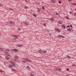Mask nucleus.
<instances>
[{"label":"nucleus","mask_w":76,"mask_h":76,"mask_svg":"<svg viewBox=\"0 0 76 76\" xmlns=\"http://www.w3.org/2000/svg\"><path fill=\"white\" fill-rule=\"evenodd\" d=\"M47 21L48 22H49V21H48V20H47Z\"/></svg>","instance_id":"obj_50"},{"label":"nucleus","mask_w":76,"mask_h":76,"mask_svg":"<svg viewBox=\"0 0 76 76\" xmlns=\"http://www.w3.org/2000/svg\"><path fill=\"white\" fill-rule=\"evenodd\" d=\"M67 31H68V32H70L72 31V28H69L67 29Z\"/></svg>","instance_id":"obj_10"},{"label":"nucleus","mask_w":76,"mask_h":76,"mask_svg":"<svg viewBox=\"0 0 76 76\" xmlns=\"http://www.w3.org/2000/svg\"><path fill=\"white\" fill-rule=\"evenodd\" d=\"M13 67V66L12 65L10 64L8 66V67H9V68H12Z\"/></svg>","instance_id":"obj_15"},{"label":"nucleus","mask_w":76,"mask_h":76,"mask_svg":"<svg viewBox=\"0 0 76 76\" xmlns=\"http://www.w3.org/2000/svg\"><path fill=\"white\" fill-rule=\"evenodd\" d=\"M1 33H0V36H1Z\"/></svg>","instance_id":"obj_49"},{"label":"nucleus","mask_w":76,"mask_h":76,"mask_svg":"<svg viewBox=\"0 0 76 76\" xmlns=\"http://www.w3.org/2000/svg\"><path fill=\"white\" fill-rule=\"evenodd\" d=\"M23 59L24 60H23L22 61H23V63H26V62H25V61L24 60H25V61H26L27 62H30V63L31 62V61L29 59H28L26 58H23Z\"/></svg>","instance_id":"obj_1"},{"label":"nucleus","mask_w":76,"mask_h":76,"mask_svg":"<svg viewBox=\"0 0 76 76\" xmlns=\"http://www.w3.org/2000/svg\"><path fill=\"white\" fill-rule=\"evenodd\" d=\"M0 72H3V71L0 70Z\"/></svg>","instance_id":"obj_38"},{"label":"nucleus","mask_w":76,"mask_h":76,"mask_svg":"<svg viewBox=\"0 0 76 76\" xmlns=\"http://www.w3.org/2000/svg\"><path fill=\"white\" fill-rule=\"evenodd\" d=\"M58 70V68H56L54 69V70H55V71H57V70Z\"/></svg>","instance_id":"obj_25"},{"label":"nucleus","mask_w":76,"mask_h":76,"mask_svg":"<svg viewBox=\"0 0 76 76\" xmlns=\"http://www.w3.org/2000/svg\"><path fill=\"white\" fill-rule=\"evenodd\" d=\"M39 3L38 4H39Z\"/></svg>","instance_id":"obj_54"},{"label":"nucleus","mask_w":76,"mask_h":76,"mask_svg":"<svg viewBox=\"0 0 76 76\" xmlns=\"http://www.w3.org/2000/svg\"><path fill=\"white\" fill-rule=\"evenodd\" d=\"M67 57H68V58H70V56H69L68 55H67Z\"/></svg>","instance_id":"obj_27"},{"label":"nucleus","mask_w":76,"mask_h":76,"mask_svg":"<svg viewBox=\"0 0 76 76\" xmlns=\"http://www.w3.org/2000/svg\"><path fill=\"white\" fill-rule=\"evenodd\" d=\"M54 20L53 18H50V20L51 21H54Z\"/></svg>","instance_id":"obj_17"},{"label":"nucleus","mask_w":76,"mask_h":76,"mask_svg":"<svg viewBox=\"0 0 76 76\" xmlns=\"http://www.w3.org/2000/svg\"><path fill=\"white\" fill-rule=\"evenodd\" d=\"M24 24L25 25H26V26H28V25H29V24H28V23H24Z\"/></svg>","instance_id":"obj_11"},{"label":"nucleus","mask_w":76,"mask_h":76,"mask_svg":"<svg viewBox=\"0 0 76 76\" xmlns=\"http://www.w3.org/2000/svg\"><path fill=\"white\" fill-rule=\"evenodd\" d=\"M7 51H10V50L9 49H8L7 50H5L4 51V53L6 54H7Z\"/></svg>","instance_id":"obj_4"},{"label":"nucleus","mask_w":76,"mask_h":76,"mask_svg":"<svg viewBox=\"0 0 76 76\" xmlns=\"http://www.w3.org/2000/svg\"><path fill=\"white\" fill-rule=\"evenodd\" d=\"M58 3H59V4H61V3H62V2L61 1H58Z\"/></svg>","instance_id":"obj_22"},{"label":"nucleus","mask_w":76,"mask_h":76,"mask_svg":"<svg viewBox=\"0 0 76 76\" xmlns=\"http://www.w3.org/2000/svg\"><path fill=\"white\" fill-rule=\"evenodd\" d=\"M58 70L61 71V68H58Z\"/></svg>","instance_id":"obj_23"},{"label":"nucleus","mask_w":76,"mask_h":76,"mask_svg":"<svg viewBox=\"0 0 76 76\" xmlns=\"http://www.w3.org/2000/svg\"><path fill=\"white\" fill-rule=\"evenodd\" d=\"M75 5H76V4H75Z\"/></svg>","instance_id":"obj_55"},{"label":"nucleus","mask_w":76,"mask_h":76,"mask_svg":"<svg viewBox=\"0 0 76 76\" xmlns=\"http://www.w3.org/2000/svg\"><path fill=\"white\" fill-rule=\"evenodd\" d=\"M56 31H58L59 33H60V29L57 28L56 29Z\"/></svg>","instance_id":"obj_16"},{"label":"nucleus","mask_w":76,"mask_h":76,"mask_svg":"<svg viewBox=\"0 0 76 76\" xmlns=\"http://www.w3.org/2000/svg\"><path fill=\"white\" fill-rule=\"evenodd\" d=\"M25 1L26 2V3H27V1H26V0H25Z\"/></svg>","instance_id":"obj_47"},{"label":"nucleus","mask_w":76,"mask_h":76,"mask_svg":"<svg viewBox=\"0 0 76 76\" xmlns=\"http://www.w3.org/2000/svg\"><path fill=\"white\" fill-rule=\"evenodd\" d=\"M62 28L64 29H65V28H66V26L64 25V24H63L62 25Z\"/></svg>","instance_id":"obj_8"},{"label":"nucleus","mask_w":76,"mask_h":76,"mask_svg":"<svg viewBox=\"0 0 76 76\" xmlns=\"http://www.w3.org/2000/svg\"><path fill=\"white\" fill-rule=\"evenodd\" d=\"M12 41H14V42H15L16 41V39H12Z\"/></svg>","instance_id":"obj_20"},{"label":"nucleus","mask_w":76,"mask_h":76,"mask_svg":"<svg viewBox=\"0 0 76 76\" xmlns=\"http://www.w3.org/2000/svg\"><path fill=\"white\" fill-rule=\"evenodd\" d=\"M17 46H18V47H19V45H18Z\"/></svg>","instance_id":"obj_46"},{"label":"nucleus","mask_w":76,"mask_h":76,"mask_svg":"<svg viewBox=\"0 0 76 76\" xmlns=\"http://www.w3.org/2000/svg\"><path fill=\"white\" fill-rule=\"evenodd\" d=\"M34 72H32L30 74V76H34Z\"/></svg>","instance_id":"obj_9"},{"label":"nucleus","mask_w":76,"mask_h":76,"mask_svg":"<svg viewBox=\"0 0 76 76\" xmlns=\"http://www.w3.org/2000/svg\"><path fill=\"white\" fill-rule=\"evenodd\" d=\"M51 1L52 3H54V4L56 3V2H55V1L51 0Z\"/></svg>","instance_id":"obj_18"},{"label":"nucleus","mask_w":76,"mask_h":76,"mask_svg":"<svg viewBox=\"0 0 76 76\" xmlns=\"http://www.w3.org/2000/svg\"><path fill=\"white\" fill-rule=\"evenodd\" d=\"M56 15H59V14H57V13H56Z\"/></svg>","instance_id":"obj_45"},{"label":"nucleus","mask_w":76,"mask_h":76,"mask_svg":"<svg viewBox=\"0 0 76 76\" xmlns=\"http://www.w3.org/2000/svg\"><path fill=\"white\" fill-rule=\"evenodd\" d=\"M44 53H47V51H44L43 52Z\"/></svg>","instance_id":"obj_26"},{"label":"nucleus","mask_w":76,"mask_h":76,"mask_svg":"<svg viewBox=\"0 0 76 76\" xmlns=\"http://www.w3.org/2000/svg\"><path fill=\"white\" fill-rule=\"evenodd\" d=\"M33 16H35V17H37V15H36L33 14Z\"/></svg>","instance_id":"obj_28"},{"label":"nucleus","mask_w":76,"mask_h":76,"mask_svg":"<svg viewBox=\"0 0 76 76\" xmlns=\"http://www.w3.org/2000/svg\"><path fill=\"white\" fill-rule=\"evenodd\" d=\"M23 46V45H19V47H22Z\"/></svg>","instance_id":"obj_24"},{"label":"nucleus","mask_w":76,"mask_h":76,"mask_svg":"<svg viewBox=\"0 0 76 76\" xmlns=\"http://www.w3.org/2000/svg\"><path fill=\"white\" fill-rule=\"evenodd\" d=\"M71 4H72V5H74L75 4L73 3H71Z\"/></svg>","instance_id":"obj_41"},{"label":"nucleus","mask_w":76,"mask_h":76,"mask_svg":"<svg viewBox=\"0 0 76 76\" xmlns=\"http://www.w3.org/2000/svg\"><path fill=\"white\" fill-rule=\"evenodd\" d=\"M66 70H67V71H69V69H66Z\"/></svg>","instance_id":"obj_39"},{"label":"nucleus","mask_w":76,"mask_h":76,"mask_svg":"<svg viewBox=\"0 0 76 76\" xmlns=\"http://www.w3.org/2000/svg\"><path fill=\"white\" fill-rule=\"evenodd\" d=\"M70 26H71V28H73V26L72 25H70Z\"/></svg>","instance_id":"obj_40"},{"label":"nucleus","mask_w":76,"mask_h":76,"mask_svg":"<svg viewBox=\"0 0 76 76\" xmlns=\"http://www.w3.org/2000/svg\"><path fill=\"white\" fill-rule=\"evenodd\" d=\"M61 35H59L58 36V37H60V38H61Z\"/></svg>","instance_id":"obj_37"},{"label":"nucleus","mask_w":76,"mask_h":76,"mask_svg":"<svg viewBox=\"0 0 76 76\" xmlns=\"http://www.w3.org/2000/svg\"><path fill=\"white\" fill-rule=\"evenodd\" d=\"M38 52L39 53L42 54V50H40L38 51Z\"/></svg>","instance_id":"obj_19"},{"label":"nucleus","mask_w":76,"mask_h":76,"mask_svg":"<svg viewBox=\"0 0 76 76\" xmlns=\"http://www.w3.org/2000/svg\"><path fill=\"white\" fill-rule=\"evenodd\" d=\"M76 4H74V5H76Z\"/></svg>","instance_id":"obj_51"},{"label":"nucleus","mask_w":76,"mask_h":76,"mask_svg":"<svg viewBox=\"0 0 76 76\" xmlns=\"http://www.w3.org/2000/svg\"><path fill=\"white\" fill-rule=\"evenodd\" d=\"M76 15V13H74V16H76V15Z\"/></svg>","instance_id":"obj_43"},{"label":"nucleus","mask_w":76,"mask_h":76,"mask_svg":"<svg viewBox=\"0 0 76 76\" xmlns=\"http://www.w3.org/2000/svg\"><path fill=\"white\" fill-rule=\"evenodd\" d=\"M42 7V9H43L44 10L45 9V8H44V7Z\"/></svg>","instance_id":"obj_31"},{"label":"nucleus","mask_w":76,"mask_h":76,"mask_svg":"<svg viewBox=\"0 0 76 76\" xmlns=\"http://www.w3.org/2000/svg\"><path fill=\"white\" fill-rule=\"evenodd\" d=\"M71 0H68V1H71Z\"/></svg>","instance_id":"obj_48"},{"label":"nucleus","mask_w":76,"mask_h":76,"mask_svg":"<svg viewBox=\"0 0 76 76\" xmlns=\"http://www.w3.org/2000/svg\"><path fill=\"white\" fill-rule=\"evenodd\" d=\"M26 69H30V67H29V66H27L26 67Z\"/></svg>","instance_id":"obj_21"},{"label":"nucleus","mask_w":76,"mask_h":76,"mask_svg":"<svg viewBox=\"0 0 76 76\" xmlns=\"http://www.w3.org/2000/svg\"><path fill=\"white\" fill-rule=\"evenodd\" d=\"M10 23L11 24H12V25H14L15 24V22L13 21H10Z\"/></svg>","instance_id":"obj_7"},{"label":"nucleus","mask_w":76,"mask_h":76,"mask_svg":"<svg viewBox=\"0 0 76 76\" xmlns=\"http://www.w3.org/2000/svg\"><path fill=\"white\" fill-rule=\"evenodd\" d=\"M61 37L63 38H64V36H61Z\"/></svg>","instance_id":"obj_35"},{"label":"nucleus","mask_w":76,"mask_h":76,"mask_svg":"<svg viewBox=\"0 0 76 76\" xmlns=\"http://www.w3.org/2000/svg\"><path fill=\"white\" fill-rule=\"evenodd\" d=\"M20 30H21L20 29V28H18V31H20Z\"/></svg>","instance_id":"obj_33"},{"label":"nucleus","mask_w":76,"mask_h":76,"mask_svg":"<svg viewBox=\"0 0 76 76\" xmlns=\"http://www.w3.org/2000/svg\"><path fill=\"white\" fill-rule=\"evenodd\" d=\"M11 51H14V52L15 53H18V50L16 49H12Z\"/></svg>","instance_id":"obj_2"},{"label":"nucleus","mask_w":76,"mask_h":76,"mask_svg":"<svg viewBox=\"0 0 76 76\" xmlns=\"http://www.w3.org/2000/svg\"><path fill=\"white\" fill-rule=\"evenodd\" d=\"M75 11H76V9H75Z\"/></svg>","instance_id":"obj_52"},{"label":"nucleus","mask_w":76,"mask_h":76,"mask_svg":"<svg viewBox=\"0 0 76 76\" xmlns=\"http://www.w3.org/2000/svg\"><path fill=\"white\" fill-rule=\"evenodd\" d=\"M9 10H12V9L10 8H9Z\"/></svg>","instance_id":"obj_32"},{"label":"nucleus","mask_w":76,"mask_h":76,"mask_svg":"<svg viewBox=\"0 0 76 76\" xmlns=\"http://www.w3.org/2000/svg\"><path fill=\"white\" fill-rule=\"evenodd\" d=\"M58 23L59 24H60L61 25V24H63V22L61 20H58Z\"/></svg>","instance_id":"obj_5"},{"label":"nucleus","mask_w":76,"mask_h":76,"mask_svg":"<svg viewBox=\"0 0 76 76\" xmlns=\"http://www.w3.org/2000/svg\"><path fill=\"white\" fill-rule=\"evenodd\" d=\"M43 25L45 26H46V24L45 23H43Z\"/></svg>","instance_id":"obj_29"},{"label":"nucleus","mask_w":76,"mask_h":76,"mask_svg":"<svg viewBox=\"0 0 76 76\" xmlns=\"http://www.w3.org/2000/svg\"><path fill=\"white\" fill-rule=\"evenodd\" d=\"M12 37L15 38H17L18 36L17 35H13Z\"/></svg>","instance_id":"obj_6"},{"label":"nucleus","mask_w":76,"mask_h":76,"mask_svg":"<svg viewBox=\"0 0 76 76\" xmlns=\"http://www.w3.org/2000/svg\"><path fill=\"white\" fill-rule=\"evenodd\" d=\"M69 14H72V12H69Z\"/></svg>","instance_id":"obj_44"},{"label":"nucleus","mask_w":76,"mask_h":76,"mask_svg":"<svg viewBox=\"0 0 76 76\" xmlns=\"http://www.w3.org/2000/svg\"><path fill=\"white\" fill-rule=\"evenodd\" d=\"M66 27H67V28H70V26H69V25H68V26H66Z\"/></svg>","instance_id":"obj_34"},{"label":"nucleus","mask_w":76,"mask_h":76,"mask_svg":"<svg viewBox=\"0 0 76 76\" xmlns=\"http://www.w3.org/2000/svg\"><path fill=\"white\" fill-rule=\"evenodd\" d=\"M37 11H38V10H37Z\"/></svg>","instance_id":"obj_53"},{"label":"nucleus","mask_w":76,"mask_h":76,"mask_svg":"<svg viewBox=\"0 0 76 76\" xmlns=\"http://www.w3.org/2000/svg\"><path fill=\"white\" fill-rule=\"evenodd\" d=\"M66 18L67 19H70V18H69V17H68L66 16Z\"/></svg>","instance_id":"obj_30"},{"label":"nucleus","mask_w":76,"mask_h":76,"mask_svg":"<svg viewBox=\"0 0 76 76\" xmlns=\"http://www.w3.org/2000/svg\"><path fill=\"white\" fill-rule=\"evenodd\" d=\"M0 51H4V50L1 47H0Z\"/></svg>","instance_id":"obj_14"},{"label":"nucleus","mask_w":76,"mask_h":76,"mask_svg":"<svg viewBox=\"0 0 76 76\" xmlns=\"http://www.w3.org/2000/svg\"><path fill=\"white\" fill-rule=\"evenodd\" d=\"M10 63L12 64V65L13 66V67H15L16 65H15V62H13L12 61H10Z\"/></svg>","instance_id":"obj_3"},{"label":"nucleus","mask_w":76,"mask_h":76,"mask_svg":"<svg viewBox=\"0 0 76 76\" xmlns=\"http://www.w3.org/2000/svg\"><path fill=\"white\" fill-rule=\"evenodd\" d=\"M5 58L6 59H7V60H9V57H8V56H6L5 57Z\"/></svg>","instance_id":"obj_12"},{"label":"nucleus","mask_w":76,"mask_h":76,"mask_svg":"<svg viewBox=\"0 0 76 76\" xmlns=\"http://www.w3.org/2000/svg\"><path fill=\"white\" fill-rule=\"evenodd\" d=\"M40 10H40L39 9V10H38V12H40Z\"/></svg>","instance_id":"obj_42"},{"label":"nucleus","mask_w":76,"mask_h":76,"mask_svg":"<svg viewBox=\"0 0 76 76\" xmlns=\"http://www.w3.org/2000/svg\"><path fill=\"white\" fill-rule=\"evenodd\" d=\"M25 9H28V7H25Z\"/></svg>","instance_id":"obj_36"},{"label":"nucleus","mask_w":76,"mask_h":76,"mask_svg":"<svg viewBox=\"0 0 76 76\" xmlns=\"http://www.w3.org/2000/svg\"><path fill=\"white\" fill-rule=\"evenodd\" d=\"M15 58L16 59H18V58H19V57H18V56H15Z\"/></svg>","instance_id":"obj_13"}]
</instances>
